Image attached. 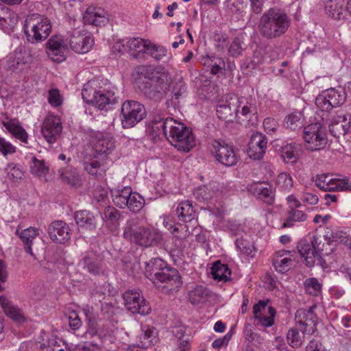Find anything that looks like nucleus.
Wrapping results in <instances>:
<instances>
[{
  "instance_id": "33",
  "label": "nucleus",
  "mask_w": 351,
  "mask_h": 351,
  "mask_svg": "<svg viewBox=\"0 0 351 351\" xmlns=\"http://www.w3.org/2000/svg\"><path fill=\"white\" fill-rule=\"evenodd\" d=\"M308 218L307 214L299 208L288 209L286 218L282 224V228H291L296 222H304Z\"/></svg>"
},
{
  "instance_id": "40",
  "label": "nucleus",
  "mask_w": 351,
  "mask_h": 351,
  "mask_svg": "<svg viewBox=\"0 0 351 351\" xmlns=\"http://www.w3.org/2000/svg\"><path fill=\"white\" fill-rule=\"evenodd\" d=\"M306 293L312 296H318L322 293V285L316 278H308L304 282Z\"/></svg>"
},
{
  "instance_id": "53",
  "label": "nucleus",
  "mask_w": 351,
  "mask_h": 351,
  "mask_svg": "<svg viewBox=\"0 0 351 351\" xmlns=\"http://www.w3.org/2000/svg\"><path fill=\"white\" fill-rule=\"evenodd\" d=\"M86 324L87 329L84 334L86 338H92L99 335V326L95 317H88L86 319Z\"/></svg>"
},
{
  "instance_id": "30",
  "label": "nucleus",
  "mask_w": 351,
  "mask_h": 351,
  "mask_svg": "<svg viewBox=\"0 0 351 351\" xmlns=\"http://www.w3.org/2000/svg\"><path fill=\"white\" fill-rule=\"evenodd\" d=\"M150 40L132 38L127 42V47L130 55L137 58L141 54L147 53Z\"/></svg>"
},
{
  "instance_id": "23",
  "label": "nucleus",
  "mask_w": 351,
  "mask_h": 351,
  "mask_svg": "<svg viewBox=\"0 0 351 351\" xmlns=\"http://www.w3.org/2000/svg\"><path fill=\"white\" fill-rule=\"evenodd\" d=\"M91 143L97 156H107L114 148L113 137L108 133L97 132L91 139Z\"/></svg>"
},
{
  "instance_id": "24",
  "label": "nucleus",
  "mask_w": 351,
  "mask_h": 351,
  "mask_svg": "<svg viewBox=\"0 0 351 351\" xmlns=\"http://www.w3.org/2000/svg\"><path fill=\"white\" fill-rule=\"evenodd\" d=\"M93 43L94 40L90 35L80 32H74L69 40L71 48L78 53L88 52L92 49Z\"/></svg>"
},
{
  "instance_id": "26",
  "label": "nucleus",
  "mask_w": 351,
  "mask_h": 351,
  "mask_svg": "<svg viewBox=\"0 0 351 351\" xmlns=\"http://www.w3.org/2000/svg\"><path fill=\"white\" fill-rule=\"evenodd\" d=\"M176 215L180 221L184 223L197 219L196 210L189 200H184L179 203L176 208Z\"/></svg>"
},
{
  "instance_id": "32",
  "label": "nucleus",
  "mask_w": 351,
  "mask_h": 351,
  "mask_svg": "<svg viewBox=\"0 0 351 351\" xmlns=\"http://www.w3.org/2000/svg\"><path fill=\"white\" fill-rule=\"evenodd\" d=\"M171 234L175 245L182 250L184 247V242L190 237L191 232L186 224L177 223L173 226Z\"/></svg>"
},
{
  "instance_id": "54",
  "label": "nucleus",
  "mask_w": 351,
  "mask_h": 351,
  "mask_svg": "<svg viewBox=\"0 0 351 351\" xmlns=\"http://www.w3.org/2000/svg\"><path fill=\"white\" fill-rule=\"evenodd\" d=\"M48 102L54 108L60 106L63 102V98L58 88H51L48 91Z\"/></svg>"
},
{
  "instance_id": "55",
  "label": "nucleus",
  "mask_w": 351,
  "mask_h": 351,
  "mask_svg": "<svg viewBox=\"0 0 351 351\" xmlns=\"http://www.w3.org/2000/svg\"><path fill=\"white\" fill-rule=\"evenodd\" d=\"M69 326L72 330H77L82 326V322L77 311H70L68 313Z\"/></svg>"
},
{
  "instance_id": "34",
  "label": "nucleus",
  "mask_w": 351,
  "mask_h": 351,
  "mask_svg": "<svg viewBox=\"0 0 351 351\" xmlns=\"http://www.w3.org/2000/svg\"><path fill=\"white\" fill-rule=\"evenodd\" d=\"M211 274L214 279L219 281L227 282L231 279V270L226 264H223L220 261H216L212 268Z\"/></svg>"
},
{
  "instance_id": "28",
  "label": "nucleus",
  "mask_w": 351,
  "mask_h": 351,
  "mask_svg": "<svg viewBox=\"0 0 351 351\" xmlns=\"http://www.w3.org/2000/svg\"><path fill=\"white\" fill-rule=\"evenodd\" d=\"M74 219L78 228L92 230L96 228L94 215L87 210H77L74 213Z\"/></svg>"
},
{
  "instance_id": "63",
  "label": "nucleus",
  "mask_w": 351,
  "mask_h": 351,
  "mask_svg": "<svg viewBox=\"0 0 351 351\" xmlns=\"http://www.w3.org/2000/svg\"><path fill=\"white\" fill-rule=\"evenodd\" d=\"M348 235L342 230L332 231L328 237V241L330 243H343Z\"/></svg>"
},
{
  "instance_id": "49",
  "label": "nucleus",
  "mask_w": 351,
  "mask_h": 351,
  "mask_svg": "<svg viewBox=\"0 0 351 351\" xmlns=\"http://www.w3.org/2000/svg\"><path fill=\"white\" fill-rule=\"evenodd\" d=\"M287 340L290 346L293 348H300L302 344V338L296 328H291L287 334Z\"/></svg>"
},
{
  "instance_id": "15",
  "label": "nucleus",
  "mask_w": 351,
  "mask_h": 351,
  "mask_svg": "<svg viewBox=\"0 0 351 351\" xmlns=\"http://www.w3.org/2000/svg\"><path fill=\"white\" fill-rule=\"evenodd\" d=\"M316 306L309 308H299L295 315L296 323L303 333L313 334L317 330V315L314 312Z\"/></svg>"
},
{
  "instance_id": "64",
  "label": "nucleus",
  "mask_w": 351,
  "mask_h": 351,
  "mask_svg": "<svg viewBox=\"0 0 351 351\" xmlns=\"http://www.w3.org/2000/svg\"><path fill=\"white\" fill-rule=\"evenodd\" d=\"M232 336V332L230 331L226 335H225L223 337L218 338L215 339L213 343L212 346L215 349H220L223 346H228L229 341H230Z\"/></svg>"
},
{
  "instance_id": "59",
  "label": "nucleus",
  "mask_w": 351,
  "mask_h": 351,
  "mask_svg": "<svg viewBox=\"0 0 351 351\" xmlns=\"http://www.w3.org/2000/svg\"><path fill=\"white\" fill-rule=\"evenodd\" d=\"M242 51L241 40L236 37L228 48V54L232 57H237L241 54Z\"/></svg>"
},
{
  "instance_id": "2",
  "label": "nucleus",
  "mask_w": 351,
  "mask_h": 351,
  "mask_svg": "<svg viewBox=\"0 0 351 351\" xmlns=\"http://www.w3.org/2000/svg\"><path fill=\"white\" fill-rule=\"evenodd\" d=\"M291 21L285 10L271 8L261 15L256 29L263 38L277 39L286 34L291 26Z\"/></svg>"
},
{
  "instance_id": "20",
  "label": "nucleus",
  "mask_w": 351,
  "mask_h": 351,
  "mask_svg": "<svg viewBox=\"0 0 351 351\" xmlns=\"http://www.w3.org/2000/svg\"><path fill=\"white\" fill-rule=\"evenodd\" d=\"M107 159V156L94 155L89 161L84 162V170L95 178H102L108 169Z\"/></svg>"
},
{
  "instance_id": "39",
  "label": "nucleus",
  "mask_w": 351,
  "mask_h": 351,
  "mask_svg": "<svg viewBox=\"0 0 351 351\" xmlns=\"http://www.w3.org/2000/svg\"><path fill=\"white\" fill-rule=\"evenodd\" d=\"M209 295V290L206 287L202 285H197L189 291V300L192 304H195L206 299Z\"/></svg>"
},
{
  "instance_id": "31",
  "label": "nucleus",
  "mask_w": 351,
  "mask_h": 351,
  "mask_svg": "<svg viewBox=\"0 0 351 351\" xmlns=\"http://www.w3.org/2000/svg\"><path fill=\"white\" fill-rule=\"evenodd\" d=\"M169 266L162 259L160 258H154L147 263L145 267V276L150 280H153L161 272L167 269Z\"/></svg>"
},
{
  "instance_id": "48",
  "label": "nucleus",
  "mask_w": 351,
  "mask_h": 351,
  "mask_svg": "<svg viewBox=\"0 0 351 351\" xmlns=\"http://www.w3.org/2000/svg\"><path fill=\"white\" fill-rule=\"evenodd\" d=\"M327 97L330 101V104L333 108L337 107L343 104L345 101V96L335 88H330L326 91Z\"/></svg>"
},
{
  "instance_id": "60",
  "label": "nucleus",
  "mask_w": 351,
  "mask_h": 351,
  "mask_svg": "<svg viewBox=\"0 0 351 351\" xmlns=\"http://www.w3.org/2000/svg\"><path fill=\"white\" fill-rule=\"evenodd\" d=\"M236 245L243 253L252 257L254 256V247L250 243H247L246 241L243 239H237Z\"/></svg>"
},
{
  "instance_id": "46",
  "label": "nucleus",
  "mask_w": 351,
  "mask_h": 351,
  "mask_svg": "<svg viewBox=\"0 0 351 351\" xmlns=\"http://www.w3.org/2000/svg\"><path fill=\"white\" fill-rule=\"evenodd\" d=\"M128 206H126L130 211L138 213L144 206V199L137 193L131 192V195L128 199Z\"/></svg>"
},
{
  "instance_id": "6",
  "label": "nucleus",
  "mask_w": 351,
  "mask_h": 351,
  "mask_svg": "<svg viewBox=\"0 0 351 351\" xmlns=\"http://www.w3.org/2000/svg\"><path fill=\"white\" fill-rule=\"evenodd\" d=\"M156 288L166 294L176 293L182 285V276L178 271L169 267L152 280Z\"/></svg>"
},
{
  "instance_id": "4",
  "label": "nucleus",
  "mask_w": 351,
  "mask_h": 351,
  "mask_svg": "<svg viewBox=\"0 0 351 351\" xmlns=\"http://www.w3.org/2000/svg\"><path fill=\"white\" fill-rule=\"evenodd\" d=\"M50 20L44 16L32 14L28 16L24 24V31L27 40L36 43L45 40L51 32Z\"/></svg>"
},
{
  "instance_id": "35",
  "label": "nucleus",
  "mask_w": 351,
  "mask_h": 351,
  "mask_svg": "<svg viewBox=\"0 0 351 351\" xmlns=\"http://www.w3.org/2000/svg\"><path fill=\"white\" fill-rule=\"evenodd\" d=\"M319 185L322 187V191H351V178L348 179L331 178V182H330L327 186L324 183L322 184L320 183Z\"/></svg>"
},
{
  "instance_id": "25",
  "label": "nucleus",
  "mask_w": 351,
  "mask_h": 351,
  "mask_svg": "<svg viewBox=\"0 0 351 351\" xmlns=\"http://www.w3.org/2000/svg\"><path fill=\"white\" fill-rule=\"evenodd\" d=\"M0 305L4 313L12 320L19 323H23L26 319L22 311L5 295H0Z\"/></svg>"
},
{
  "instance_id": "8",
  "label": "nucleus",
  "mask_w": 351,
  "mask_h": 351,
  "mask_svg": "<svg viewBox=\"0 0 351 351\" xmlns=\"http://www.w3.org/2000/svg\"><path fill=\"white\" fill-rule=\"evenodd\" d=\"M208 148L215 160L224 166H234L239 160L233 147L223 141L212 140L208 142Z\"/></svg>"
},
{
  "instance_id": "50",
  "label": "nucleus",
  "mask_w": 351,
  "mask_h": 351,
  "mask_svg": "<svg viewBox=\"0 0 351 351\" xmlns=\"http://www.w3.org/2000/svg\"><path fill=\"white\" fill-rule=\"evenodd\" d=\"M348 130L347 125L343 124L340 121H334L329 125V131L335 138L344 136L347 133Z\"/></svg>"
},
{
  "instance_id": "1",
  "label": "nucleus",
  "mask_w": 351,
  "mask_h": 351,
  "mask_svg": "<svg viewBox=\"0 0 351 351\" xmlns=\"http://www.w3.org/2000/svg\"><path fill=\"white\" fill-rule=\"evenodd\" d=\"M135 87L147 98L158 101L169 88V73L163 68L150 64L138 65L132 74Z\"/></svg>"
},
{
  "instance_id": "52",
  "label": "nucleus",
  "mask_w": 351,
  "mask_h": 351,
  "mask_svg": "<svg viewBox=\"0 0 351 351\" xmlns=\"http://www.w3.org/2000/svg\"><path fill=\"white\" fill-rule=\"evenodd\" d=\"M17 21V15L11 10L7 14V17H4L0 22V25L4 32H9L13 30V28Z\"/></svg>"
},
{
  "instance_id": "18",
  "label": "nucleus",
  "mask_w": 351,
  "mask_h": 351,
  "mask_svg": "<svg viewBox=\"0 0 351 351\" xmlns=\"http://www.w3.org/2000/svg\"><path fill=\"white\" fill-rule=\"evenodd\" d=\"M267 147V138L265 135L255 132L251 135L247 149L248 156L254 160L263 158Z\"/></svg>"
},
{
  "instance_id": "10",
  "label": "nucleus",
  "mask_w": 351,
  "mask_h": 351,
  "mask_svg": "<svg viewBox=\"0 0 351 351\" xmlns=\"http://www.w3.org/2000/svg\"><path fill=\"white\" fill-rule=\"evenodd\" d=\"M303 138L313 150H319L326 147L328 143L326 133L319 123L308 125L304 128Z\"/></svg>"
},
{
  "instance_id": "27",
  "label": "nucleus",
  "mask_w": 351,
  "mask_h": 351,
  "mask_svg": "<svg viewBox=\"0 0 351 351\" xmlns=\"http://www.w3.org/2000/svg\"><path fill=\"white\" fill-rule=\"evenodd\" d=\"M2 124L13 137L23 143H27L28 134L17 119H8L3 121Z\"/></svg>"
},
{
  "instance_id": "5",
  "label": "nucleus",
  "mask_w": 351,
  "mask_h": 351,
  "mask_svg": "<svg viewBox=\"0 0 351 351\" xmlns=\"http://www.w3.org/2000/svg\"><path fill=\"white\" fill-rule=\"evenodd\" d=\"M170 127L167 139L178 150L186 153L195 146V136L191 128L176 120Z\"/></svg>"
},
{
  "instance_id": "22",
  "label": "nucleus",
  "mask_w": 351,
  "mask_h": 351,
  "mask_svg": "<svg viewBox=\"0 0 351 351\" xmlns=\"http://www.w3.org/2000/svg\"><path fill=\"white\" fill-rule=\"evenodd\" d=\"M294 263L291 251L281 250L276 252L271 258V264L275 270L280 274L290 271Z\"/></svg>"
},
{
  "instance_id": "41",
  "label": "nucleus",
  "mask_w": 351,
  "mask_h": 351,
  "mask_svg": "<svg viewBox=\"0 0 351 351\" xmlns=\"http://www.w3.org/2000/svg\"><path fill=\"white\" fill-rule=\"evenodd\" d=\"M236 111L229 104H219L216 110L218 118L225 122L232 121Z\"/></svg>"
},
{
  "instance_id": "47",
  "label": "nucleus",
  "mask_w": 351,
  "mask_h": 351,
  "mask_svg": "<svg viewBox=\"0 0 351 351\" xmlns=\"http://www.w3.org/2000/svg\"><path fill=\"white\" fill-rule=\"evenodd\" d=\"M205 64L210 68V73L217 75L225 69V62L221 58L213 56L208 58Z\"/></svg>"
},
{
  "instance_id": "42",
  "label": "nucleus",
  "mask_w": 351,
  "mask_h": 351,
  "mask_svg": "<svg viewBox=\"0 0 351 351\" xmlns=\"http://www.w3.org/2000/svg\"><path fill=\"white\" fill-rule=\"evenodd\" d=\"M30 171L32 174L43 176L49 173V169L44 160H39L36 156H33L30 165Z\"/></svg>"
},
{
  "instance_id": "61",
  "label": "nucleus",
  "mask_w": 351,
  "mask_h": 351,
  "mask_svg": "<svg viewBox=\"0 0 351 351\" xmlns=\"http://www.w3.org/2000/svg\"><path fill=\"white\" fill-rule=\"evenodd\" d=\"M263 127L267 133H276L278 128V123L275 119L267 117L263 121Z\"/></svg>"
},
{
  "instance_id": "36",
  "label": "nucleus",
  "mask_w": 351,
  "mask_h": 351,
  "mask_svg": "<svg viewBox=\"0 0 351 351\" xmlns=\"http://www.w3.org/2000/svg\"><path fill=\"white\" fill-rule=\"evenodd\" d=\"M343 0H324L325 10L328 15L335 19H339L343 14Z\"/></svg>"
},
{
  "instance_id": "13",
  "label": "nucleus",
  "mask_w": 351,
  "mask_h": 351,
  "mask_svg": "<svg viewBox=\"0 0 351 351\" xmlns=\"http://www.w3.org/2000/svg\"><path fill=\"white\" fill-rule=\"evenodd\" d=\"M68 45L62 36H52L45 44V51L53 62L60 63L66 58Z\"/></svg>"
},
{
  "instance_id": "21",
  "label": "nucleus",
  "mask_w": 351,
  "mask_h": 351,
  "mask_svg": "<svg viewBox=\"0 0 351 351\" xmlns=\"http://www.w3.org/2000/svg\"><path fill=\"white\" fill-rule=\"evenodd\" d=\"M175 119L171 117L164 118L160 114H154L149 123V132L153 136H160L164 135L167 138L169 136V131L171 130L170 125H173Z\"/></svg>"
},
{
  "instance_id": "17",
  "label": "nucleus",
  "mask_w": 351,
  "mask_h": 351,
  "mask_svg": "<svg viewBox=\"0 0 351 351\" xmlns=\"http://www.w3.org/2000/svg\"><path fill=\"white\" fill-rule=\"evenodd\" d=\"M316 243L317 237L313 236L311 243L306 240H302L297 245V250L301 256L304 258L305 264L308 267H314L317 261L322 267V262L325 263L321 256L315 250Z\"/></svg>"
},
{
  "instance_id": "56",
  "label": "nucleus",
  "mask_w": 351,
  "mask_h": 351,
  "mask_svg": "<svg viewBox=\"0 0 351 351\" xmlns=\"http://www.w3.org/2000/svg\"><path fill=\"white\" fill-rule=\"evenodd\" d=\"M316 106L322 111L330 112L333 107L330 104L326 92L322 95H319L315 99Z\"/></svg>"
},
{
  "instance_id": "62",
  "label": "nucleus",
  "mask_w": 351,
  "mask_h": 351,
  "mask_svg": "<svg viewBox=\"0 0 351 351\" xmlns=\"http://www.w3.org/2000/svg\"><path fill=\"white\" fill-rule=\"evenodd\" d=\"M0 152L3 156L12 154L16 152V147L5 138L0 137Z\"/></svg>"
},
{
  "instance_id": "45",
  "label": "nucleus",
  "mask_w": 351,
  "mask_h": 351,
  "mask_svg": "<svg viewBox=\"0 0 351 351\" xmlns=\"http://www.w3.org/2000/svg\"><path fill=\"white\" fill-rule=\"evenodd\" d=\"M276 185L281 191H289L293 185L292 177L289 173H280L277 176Z\"/></svg>"
},
{
  "instance_id": "38",
  "label": "nucleus",
  "mask_w": 351,
  "mask_h": 351,
  "mask_svg": "<svg viewBox=\"0 0 351 351\" xmlns=\"http://www.w3.org/2000/svg\"><path fill=\"white\" fill-rule=\"evenodd\" d=\"M281 156L286 163H295L299 159L298 147L295 143H289L282 147Z\"/></svg>"
},
{
  "instance_id": "7",
  "label": "nucleus",
  "mask_w": 351,
  "mask_h": 351,
  "mask_svg": "<svg viewBox=\"0 0 351 351\" xmlns=\"http://www.w3.org/2000/svg\"><path fill=\"white\" fill-rule=\"evenodd\" d=\"M84 101L93 106L103 110L110 103V97L106 95V90L97 80H92L84 84L82 89Z\"/></svg>"
},
{
  "instance_id": "12",
  "label": "nucleus",
  "mask_w": 351,
  "mask_h": 351,
  "mask_svg": "<svg viewBox=\"0 0 351 351\" xmlns=\"http://www.w3.org/2000/svg\"><path fill=\"white\" fill-rule=\"evenodd\" d=\"M269 300H259L253 306V316L257 324L265 328L272 326L275 322L276 311L269 305Z\"/></svg>"
},
{
  "instance_id": "37",
  "label": "nucleus",
  "mask_w": 351,
  "mask_h": 351,
  "mask_svg": "<svg viewBox=\"0 0 351 351\" xmlns=\"http://www.w3.org/2000/svg\"><path fill=\"white\" fill-rule=\"evenodd\" d=\"M132 191V188L130 186L115 191L112 195L114 204L120 208H125L126 206H128V199L131 195Z\"/></svg>"
},
{
  "instance_id": "43",
  "label": "nucleus",
  "mask_w": 351,
  "mask_h": 351,
  "mask_svg": "<svg viewBox=\"0 0 351 351\" xmlns=\"http://www.w3.org/2000/svg\"><path fill=\"white\" fill-rule=\"evenodd\" d=\"M121 219L120 212L112 206H108L104 210L103 219L106 222H108L116 227L119 224Z\"/></svg>"
},
{
  "instance_id": "29",
  "label": "nucleus",
  "mask_w": 351,
  "mask_h": 351,
  "mask_svg": "<svg viewBox=\"0 0 351 351\" xmlns=\"http://www.w3.org/2000/svg\"><path fill=\"white\" fill-rule=\"evenodd\" d=\"M16 233L21 239L25 252L31 256H33L32 245L33 241L39 236L38 229L34 227H29L20 232L18 228Z\"/></svg>"
},
{
  "instance_id": "44",
  "label": "nucleus",
  "mask_w": 351,
  "mask_h": 351,
  "mask_svg": "<svg viewBox=\"0 0 351 351\" xmlns=\"http://www.w3.org/2000/svg\"><path fill=\"white\" fill-rule=\"evenodd\" d=\"M303 114L300 111H294L289 114L285 119V124L286 127L295 130L300 128L302 123V119Z\"/></svg>"
},
{
  "instance_id": "19",
  "label": "nucleus",
  "mask_w": 351,
  "mask_h": 351,
  "mask_svg": "<svg viewBox=\"0 0 351 351\" xmlns=\"http://www.w3.org/2000/svg\"><path fill=\"white\" fill-rule=\"evenodd\" d=\"M48 234L53 242L64 244L71 238V229L65 221L56 220L49 225Z\"/></svg>"
},
{
  "instance_id": "57",
  "label": "nucleus",
  "mask_w": 351,
  "mask_h": 351,
  "mask_svg": "<svg viewBox=\"0 0 351 351\" xmlns=\"http://www.w3.org/2000/svg\"><path fill=\"white\" fill-rule=\"evenodd\" d=\"M84 263L86 265L88 271L95 275L99 274L102 271L101 263L97 261H93L90 257H85Z\"/></svg>"
},
{
  "instance_id": "11",
  "label": "nucleus",
  "mask_w": 351,
  "mask_h": 351,
  "mask_svg": "<svg viewBox=\"0 0 351 351\" xmlns=\"http://www.w3.org/2000/svg\"><path fill=\"white\" fill-rule=\"evenodd\" d=\"M123 298L126 308L131 313L141 315L150 313L152 311L151 306L140 291L128 290L123 293Z\"/></svg>"
},
{
  "instance_id": "3",
  "label": "nucleus",
  "mask_w": 351,
  "mask_h": 351,
  "mask_svg": "<svg viewBox=\"0 0 351 351\" xmlns=\"http://www.w3.org/2000/svg\"><path fill=\"white\" fill-rule=\"evenodd\" d=\"M123 237L144 247L154 246L163 241V236L157 229L148 226L135 227L133 224H128L124 228Z\"/></svg>"
},
{
  "instance_id": "58",
  "label": "nucleus",
  "mask_w": 351,
  "mask_h": 351,
  "mask_svg": "<svg viewBox=\"0 0 351 351\" xmlns=\"http://www.w3.org/2000/svg\"><path fill=\"white\" fill-rule=\"evenodd\" d=\"M194 195L199 202L208 201L211 198L210 190L205 185L198 187L195 191Z\"/></svg>"
},
{
  "instance_id": "14",
  "label": "nucleus",
  "mask_w": 351,
  "mask_h": 351,
  "mask_svg": "<svg viewBox=\"0 0 351 351\" xmlns=\"http://www.w3.org/2000/svg\"><path fill=\"white\" fill-rule=\"evenodd\" d=\"M62 123L60 117L49 113L45 117L41 127L44 138L50 144L54 143L62 132Z\"/></svg>"
},
{
  "instance_id": "51",
  "label": "nucleus",
  "mask_w": 351,
  "mask_h": 351,
  "mask_svg": "<svg viewBox=\"0 0 351 351\" xmlns=\"http://www.w3.org/2000/svg\"><path fill=\"white\" fill-rule=\"evenodd\" d=\"M166 53L167 50L165 47L158 45L150 40L147 53L156 60H159L166 56Z\"/></svg>"
},
{
  "instance_id": "9",
  "label": "nucleus",
  "mask_w": 351,
  "mask_h": 351,
  "mask_svg": "<svg viewBox=\"0 0 351 351\" xmlns=\"http://www.w3.org/2000/svg\"><path fill=\"white\" fill-rule=\"evenodd\" d=\"M122 125L124 128L134 127L143 119L146 115L144 106L141 103L128 100L123 102L121 107Z\"/></svg>"
},
{
  "instance_id": "16",
  "label": "nucleus",
  "mask_w": 351,
  "mask_h": 351,
  "mask_svg": "<svg viewBox=\"0 0 351 351\" xmlns=\"http://www.w3.org/2000/svg\"><path fill=\"white\" fill-rule=\"evenodd\" d=\"M248 191L257 199L267 206H272L275 202L276 191L272 184L268 182H253L248 186Z\"/></svg>"
}]
</instances>
